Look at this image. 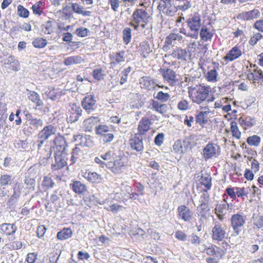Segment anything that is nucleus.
Wrapping results in <instances>:
<instances>
[{
  "instance_id": "f257e3e1",
  "label": "nucleus",
  "mask_w": 263,
  "mask_h": 263,
  "mask_svg": "<svg viewBox=\"0 0 263 263\" xmlns=\"http://www.w3.org/2000/svg\"><path fill=\"white\" fill-rule=\"evenodd\" d=\"M151 18L149 11L145 7L137 8L133 13L132 20L129 25L135 30L143 29L148 25Z\"/></svg>"
},
{
  "instance_id": "f03ea898",
  "label": "nucleus",
  "mask_w": 263,
  "mask_h": 263,
  "mask_svg": "<svg viewBox=\"0 0 263 263\" xmlns=\"http://www.w3.org/2000/svg\"><path fill=\"white\" fill-rule=\"evenodd\" d=\"M210 91V86L201 84L197 89L194 88L193 89V91L190 93V96L194 103L198 104H206L214 100V98L213 96L209 98Z\"/></svg>"
},
{
  "instance_id": "7ed1b4c3",
  "label": "nucleus",
  "mask_w": 263,
  "mask_h": 263,
  "mask_svg": "<svg viewBox=\"0 0 263 263\" xmlns=\"http://www.w3.org/2000/svg\"><path fill=\"white\" fill-rule=\"evenodd\" d=\"M186 23L190 30L192 32V34H189L190 37L198 39L199 32L202 26V20L200 14L196 13L193 15L189 17L186 21Z\"/></svg>"
},
{
  "instance_id": "20e7f679",
  "label": "nucleus",
  "mask_w": 263,
  "mask_h": 263,
  "mask_svg": "<svg viewBox=\"0 0 263 263\" xmlns=\"http://www.w3.org/2000/svg\"><path fill=\"white\" fill-rule=\"evenodd\" d=\"M246 216L242 213L233 215L230 219L231 227L236 235H239L246 223Z\"/></svg>"
},
{
  "instance_id": "39448f33",
  "label": "nucleus",
  "mask_w": 263,
  "mask_h": 263,
  "mask_svg": "<svg viewBox=\"0 0 263 263\" xmlns=\"http://www.w3.org/2000/svg\"><path fill=\"white\" fill-rule=\"evenodd\" d=\"M181 41H182V43L184 44L185 40L181 34L178 33H170L165 40L163 49L164 51H167L176 43V42L181 43Z\"/></svg>"
},
{
  "instance_id": "423d86ee",
  "label": "nucleus",
  "mask_w": 263,
  "mask_h": 263,
  "mask_svg": "<svg viewBox=\"0 0 263 263\" xmlns=\"http://www.w3.org/2000/svg\"><path fill=\"white\" fill-rule=\"evenodd\" d=\"M96 134L100 136L101 140L105 143L111 142L114 138V134L106 125H99L96 127Z\"/></svg>"
},
{
  "instance_id": "0eeeda50",
  "label": "nucleus",
  "mask_w": 263,
  "mask_h": 263,
  "mask_svg": "<svg viewBox=\"0 0 263 263\" xmlns=\"http://www.w3.org/2000/svg\"><path fill=\"white\" fill-rule=\"evenodd\" d=\"M212 237L213 240L221 241L225 238L226 231L222 226V224L216 221L214 222V226L212 228Z\"/></svg>"
},
{
  "instance_id": "6e6552de",
  "label": "nucleus",
  "mask_w": 263,
  "mask_h": 263,
  "mask_svg": "<svg viewBox=\"0 0 263 263\" xmlns=\"http://www.w3.org/2000/svg\"><path fill=\"white\" fill-rule=\"evenodd\" d=\"M56 128L52 125H48L44 128L38 134V140L37 142L39 143L38 147L40 149L41 145L51 135L55 134Z\"/></svg>"
},
{
  "instance_id": "1a4fd4ad",
  "label": "nucleus",
  "mask_w": 263,
  "mask_h": 263,
  "mask_svg": "<svg viewBox=\"0 0 263 263\" xmlns=\"http://www.w3.org/2000/svg\"><path fill=\"white\" fill-rule=\"evenodd\" d=\"M107 167L113 173L119 174L122 173L125 168V163L121 159H118L114 161H108L106 163Z\"/></svg>"
},
{
  "instance_id": "9d476101",
  "label": "nucleus",
  "mask_w": 263,
  "mask_h": 263,
  "mask_svg": "<svg viewBox=\"0 0 263 263\" xmlns=\"http://www.w3.org/2000/svg\"><path fill=\"white\" fill-rule=\"evenodd\" d=\"M229 209V205L225 200H223L216 205L214 209L215 214L220 221L224 219V216Z\"/></svg>"
},
{
  "instance_id": "9b49d317",
  "label": "nucleus",
  "mask_w": 263,
  "mask_h": 263,
  "mask_svg": "<svg viewBox=\"0 0 263 263\" xmlns=\"http://www.w3.org/2000/svg\"><path fill=\"white\" fill-rule=\"evenodd\" d=\"M219 147L216 144L209 143L203 149V156L205 160L211 159L218 155Z\"/></svg>"
},
{
  "instance_id": "f8f14e48",
  "label": "nucleus",
  "mask_w": 263,
  "mask_h": 263,
  "mask_svg": "<svg viewBox=\"0 0 263 263\" xmlns=\"http://www.w3.org/2000/svg\"><path fill=\"white\" fill-rule=\"evenodd\" d=\"M177 216L179 219L187 222L192 218V213L189 207L184 205H181L177 208Z\"/></svg>"
},
{
  "instance_id": "ddd939ff",
  "label": "nucleus",
  "mask_w": 263,
  "mask_h": 263,
  "mask_svg": "<svg viewBox=\"0 0 263 263\" xmlns=\"http://www.w3.org/2000/svg\"><path fill=\"white\" fill-rule=\"evenodd\" d=\"M16 227L13 224L3 223L1 226L0 231L4 235L8 237L9 241H13L15 237L13 234L15 233Z\"/></svg>"
},
{
  "instance_id": "4468645a",
  "label": "nucleus",
  "mask_w": 263,
  "mask_h": 263,
  "mask_svg": "<svg viewBox=\"0 0 263 263\" xmlns=\"http://www.w3.org/2000/svg\"><path fill=\"white\" fill-rule=\"evenodd\" d=\"M82 109L78 105L72 104L70 106V108L69 110L68 116L67 119L68 122L71 123L75 122L78 121L79 118L81 115Z\"/></svg>"
},
{
  "instance_id": "2eb2a0df",
  "label": "nucleus",
  "mask_w": 263,
  "mask_h": 263,
  "mask_svg": "<svg viewBox=\"0 0 263 263\" xmlns=\"http://www.w3.org/2000/svg\"><path fill=\"white\" fill-rule=\"evenodd\" d=\"M139 83L141 88L151 90L158 86L159 87L163 88V86H159L156 84V81L149 77H143L139 80Z\"/></svg>"
},
{
  "instance_id": "dca6fc26",
  "label": "nucleus",
  "mask_w": 263,
  "mask_h": 263,
  "mask_svg": "<svg viewBox=\"0 0 263 263\" xmlns=\"http://www.w3.org/2000/svg\"><path fill=\"white\" fill-rule=\"evenodd\" d=\"M96 102L94 97L91 95H89L83 99L82 102V106L88 113H90L95 110Z\"/></svg>"
},
{
  "instance_id": "f3484780",
  "label": "nucleus",
  "mask_w": 263,
  "mask_h": 263,
  "mask_svg": "<svg viewBox=\"0 0 263 263\" xmlns=\"http://www.w3.org/2000/svg\"><path fill=\"white\" fill-rule=\"evenodd\" d=\"M162 75L164 80L170 85L174 86L177 82L176 74L172 69L167 68L162 71Z\"/></svg>"
},
{
  "instance_id": "a211bd4d",
  "label": "nucleus",
  "mask_w": 263,
  "mask_h": 263,
  "mask_svg": "<svg viewBox=\"0 0 263 263\" xmlns=\"http://www.w3.org/2000/svg\"><path fill=\"white\" fill-rule=\"evenodd\" d=\"M82 176L89 182L93 183H99L102 180L101 175L96 172L86 171H82Z\"/></svg>"
},
{
  "instance_id": "6ab92c4d",
  "label": "nucleus",
  "mask_w": 263,
  "mask_h": 263,
  "mask_svg": "<svg viewBox=\"0 0 263 263\" xmlns=\"http://www.w3.org/2000/svg\"><path fill=\"white\" fill-rule=\"evenodd\" d=\"M67 158L63 154H56L55 156V162L51 165L53 170H60L67 164Z\"/></svg>"
},
{
  "instance_id": "aec40b11",
  "label": "nucleus",
  "mask_w": 263,
  "mask_h": 263,
  "mask_svg": "<svg viewBox=\"0 0 263 263\" xmlns=\"http://www.w3.org/2000/svg\"><path fill=\"white\" fill-rule=\"evenodd\" d=\"M260 16L258 10L254 9L249 11L242 12L238 15V18L243 21H248L257 18Z\"/></svg>"
},
{
  "instance_id": "412c9836",
  "label": "nucleus",
  "mask_w": 263,
  "mask_h": 263,
  "mask_svg": "<svg viewBox=\"0 0 263 263\" xmlns=\"http://www.w3.org/2000/svg\"><path fill=\"white\" fill-rule=\"evenodd\" d=\"M242 54L240 48L236 46L233 47L224 57V59L228 61H233L239 58Z\"/></svg>"
},
{
  "instance_id": "4be33fe9",
  "label": "nucleus",
  "mask_w": 263,
  "mask_h": 263,
  "mask_svg": "<svg viewBox=\"0 0 263 263\" xmlns=\"http://www.w3.org/2000/svg\"><path fill=\"white\" fill-rule=\"evenodd\" d=\"M158 8L160 11H162L164 14L170 16L174 15L177 10L178 9L177 7H176L174 5V2L162 6H158Z\"/></svg>"
},
{
  "instance_id": "5701e85b",
  "label": "nucleus",
  "mask_w": 263,
  "mask_h": 263,
  "mask_svg": "<svg viewBox=\"0 0 263 263\" xmlns=\"http://www.w3.org/2000/svg\"><path fill=\"white\" fill-rule=\"evenodd\" d=\"M199 31L201 39L205 42L211 41L214 33L213 29L209 28L205 26H202Z\"/></svg>"
},
{
  "instance_id": "b1692460",
  "label": "nucleus",
  "mask_w": 263,
  "mask_h": 263,
  "mask_svg": "<svg viewBox=\"0 0 263 263\" xmlns=\"http://www.w3.org/2000/svg\"><path fill=\"white\" fill-rule=\"evenodd\" d=\"M129 145L132 149L138 152H142L144 146L142 139L139 137L134 136L129 140Z\"/></svg>"
},
{
  "instance_id": "393cba45",
  "label": "nucleus",
  "mask_w": 263,
  "mask_h": 263,
  "mask_svg": "<svg viewBox=\"0 0 263 263\" xmlns=\"http://www.w3.org/2000/svg\"><path fill=\"white\" fill-rule=\"evenodd\" d=\"M200 250L211 256L222 255L220 252L222 250L215 246L210 245L209 247L205 246L203 248H200Z\"/></svg>"
},
{
  "instance_id": "a878e982",
  "label": "nucleus",
  "mask_w": 263,
  "mask_h": 263,
  "mask_svg": "<svg viewBox=\"0 0 263 263\" xmlns=\"http://www.w3.org/2000/svg\"><path fill=\"white\" fill-rule=\"evenodd\" d=\"M171 55L174 58L178 60L186 61L187 56V52L186 49L177 47L174 49Z\"/></svg>"
},
{
  "instance_id": "bb28decb",
  "label": "nucleus",
  "mask_w": 263,
  "mask_h": 263,
  "mask_svg": "<svg viewBox=\"0 0 263 263\" xmlns=\"http://www.w3.org/2000/svg\"><path fill=\"white\" fill-rule=\"evenodd\" d=\"M70 185L73 191L78 194H83L87 191L86 185L80 181H73Z\"/></svg>"
},
{
  "instance_id": "cd10ccee",
  "label": "nucleus",
  "mask_w": 263,
  "mask_h": 263,
  "mask_svg": "<svg viewBox=\"0 0 263 263\" xmlns=\"http://www.w3.org/2000/svg\"><path fill=\"white\" fill-rule=\"evenodd\" d=\"M74 141H80L78 144L83 146H91L93 145V142L90 139L89 137L83 136L80 135H76L73 136Z\"/></svg>"
},
{
  "instance_id": "c85d7f7f",
  "label": "nucleus",
  "mask_w": 263,
  "mask_h": 263,
  "mask_svg": "<svg viewBox=\"0 0 263 263\" xmlns=\"http://www.w3.org/2000/svg\"><path fill=\"white\" fill-rule=\"evenodd\" d=\"M151 121L146 118H142L138 125V132L140 134H144L148 130L151 125Z\"/></svg>"
},
{
  "instance_id": "c756f323",
  "label": "nucleus",
  "mask_w": 263,
  "mask_h": 263,
  "mask_svg": "<svg viewBox=\"0 0 263 263\" xmlns=\"http://www.w3.org/2000/svg\"><path fill=\"white\" fill-rule=\"evenodd\" d=\"M139 51L144 58H146L148 54L152 51V49L148 42L144 41L140 44Z\"/></svg>"
},
{
  "instance_id": "7c9ffc66",
  "label": "nucleus",
  "mask_w": 263,
  "mask_h": 263,
  "mask_svg": "<svg viewBox=\"0 0 263 263\" xmlns=\"http://www.w3.org/2000/svg\"><path fill=\"white\" fill-rule=\"evenodd\" d=\"M168 107L166 104H160L157 101H153L152 104V109L155 110L156 111L163 114L166 112Z\"/></svg>"
},
{
  "instance_id": "2f4dec72",
  "label": "nucleus",
  "mask_w": 263,
  "mask_h": 263,
  "mask_svg": "<svg viewBox=\"0 0 263 263\" xmlns=\"http://www.w3.org/2000/svg\"><path fill=\"white\" fill-rule=\"evenodd\" d=\"M54 144L59 152H64L65 150L66 142L62 136L57 137L54 139Z\"/></svg>"
},
{
  "instance_id": "473e14b6",
  "label": "nucleus",
  "mask_w": 263,
  "mask_h": 263,
  "mask_svg": "<svg viewBox=\"0 0 263 263\" xmlns=\"http://www.w3.org/2000/svg\"><path fill=\"white\" fill-rule=\"evenodd\" d=\"M34 103L36 104L35 114L39 115H42L44 112V110H42L43 103L42 101L39 99V95L35 92H34Z\"/></svg>"
},
{
  "instance_id": "72a5a7b5",
  "label": "nucleus",
  "mask_w": 263,
  "mask_h": 263,
  "mask_svg": "<svg viewBox=\"0 0 263 263\" xmlns=\"http://www.w3.org/2000/svg\"><path fill=\"white\" fill-rule=\"evenodd\" d=\"M72 232L70 228H64L57 233V238L60 240L67 239L71 237Z\"/></svg>"
},
{
  "instance_id": "f704fd0d",
  "label": "nucleus",
  "mask_w": 263,
  "mask_h": 263,
  "mask_svg": "<svg viewBox=\"0 0 263 263\" xmlns=\"http://www.w3.org/2000/svg\"><path fill=\"white\" fill-rule=\"evenodd\" d=\"M83 61V59L80 56L69 57L66 58L64 60V64L66 65H70L72 64H80Z\"/></svg>"
},
{
  "instance_id": "c9c22d12",
  "label": "nucleus",
  "mask_w": 263,
  "mask_h": 263,
  "mask_svg": "<svg viewBox=\"0 0 263 263\" xmlns=\"http://www.w3.org/2000/svg\"><path fill=\"white\" fill-rule=\"evenodd\" d=\"M239 123L242 126H244L245 128L252 127L255 124L254 120L250 117L240 118L239 119Z\"/></svg>"
},
{
  "instance_id": "e433bc0d",
  "label": "nucleus",
  "mask_w": 263,
  "mask_h": 263,
  "mask_svg": "<svg viewBox=\"0 0 263 263\" xmlns=\"http://www.w3.org/2000/svg\"><path fill=\"white\" fill-rule=\"evenodd\" d=\"M253 224L258 229L263 230V216L259 214H254L252 216Z\"/></svg>"
},
{
  "instance_id": "4c0bfd02",
  "label": "nucleus",
  "mask_w": 263,
  "mask_h": 263,
  "mask_svg": "<svg viewBox=\"0 0 263 263\" xmlns=\"http://www.w3.org/2000/svg\"><path fill=\"white\" fill-rule=\"evenodd\" d=\"M110 58L111 60L112 63L115 62L118 64L120 62H124L125 60L124 52L121 51L111 54L110 55Z\"/></svg>"
},
{
  "instance_id": "58836bf2",
  "label": "nucleus",
  "mask_w": 263,
  "mask_h": 263,
  "mask_svg": "<svg viewBox=\"0 0 263 263\" xmlns=\"http://www.w3.org/2000/svg\"><path fill=\"white\" fill-rule=\"evenodd\" d=\"M97 122V118L91 117L85 120L83 122V125L86 130L90 131Z\"/></svg>"
},
{
  "instance_id": "ea45409f",
  "label": "nucleus",
  "mask_w": 263,
  "mask_h": 263,
  "mask_svg": "<svg viewBox=\"0 0 263 263\" xmlns=\"http://www.w3.org/2000/svg\"><path fill=\"white\" fill-rule=\"evenodd\" d=\"M43 3L41 1L37 2L34 5V16L35 15L36 17L39 16H45L43 12Z\"/></svg>"
},
{
  "instance_id": "a19ab883",
  "label": "nucleus",
  "mask_w": 263,
  "mask_h": 263,
  "mask_svg": "<svg viewBox=\"0 0 263 263\" xmlns=\"http://www.w3.org/2000/svg\"><path fill=\"white\" fill-rule=\"evenodd\" d=\"M236 195L238 197H248V195L252 196L251 190L250 187H236Z\"/></svg>"
},
{
  "instance_id": "79ce46f5",
  "label": "nucleus",
  "mask_w": 263,
  "mask_h": 263,
  "mask_svg": "<svg viewBox=\"0 0 263 263\" xmlns=\"http://www.w3.org/2000/svg\"><path fill=\"white\" fill-rule=\"evenodd\" d=\"M248 144L250 146H258L261 142L260 138L257 135L249 137L247 139Z\"/></svg>"
},
{
  "instance_id": "37998d69",
  "label": "nucleus",
  "mask_w": 263,
  "mask_h": 263,
  "mask_svg": "<svg viewBox=\"0 0 263 263\" xmlns=\"http://www.w3.org/2000/svg\"><path fill=\"white\" fill-rule=\"evenodd\" d=\"M21 194V187L19 184H15L13 188V194L9 198L8 202L12 203L15 202L16 199L18 198Z\"/></svg>"
},
{
  "instance_id": "c03bdc74",
  "label": "nucleus",
  "mask_w": 263,
  "mask_h": 263,
  "mask_svg": "<svg viewBox=\"0 0 263 263\" xmlns=\"http://www.w3.org/2000/svg\"><path fill=\"white\" fill-rule=\"evenodd\" d=\"M212 177L209 175L206 174L201 176L200 178V182L202 185H204L208 190L211 189Z\"/></svg>"
},
{
  "instance_id": "a18cd8bd",
  "label": "nucleus",
  "mask_w": 263,
  "mask_h": 263,
  "mask_svg": "<svg viewBox=\"0 0 263 263\" xmlns=\"http://www.w3.org/2000/svg\"><path fill=\"white\" fill-rule=\"evenodd\" d=\"M199 43L196 40H191L186 46V49L189 53H194L197 50Z\"/></svg>"
},
{
  "instance_id": "49530a36",
  "label": "nucleus",
  "mask_w": 263,
  "mask_h": 263,
  "mask_svg": "<svg viewBox=\"0 0 263 263\" xmlns=\"http://www.w3.org/2000/svg\"><path fill=\"white\" fill-rule=\"evenodd\" d=\"M231 131L233 137L237 139L240 138L241 132L239 131L236 122H232L231 123Z\"/></svg>"
},
{
  "instance_id": "de8ad7c7",
  "label": "nucleus",
  "mask_w": 263,
  "mask_h": 263,
  "mask_svg": "<svg viewBox=\"0 0 263 263\" xmlns=\"http://www.w3.org/2000/svg\"><path fill=\"white\" fill-rule=\"evenodd\" d=\"M154 98L162 102H166L169 100L170 95L168 93H164L160 91L157 94L154 95Z\"/></svg>"
},
{
  "instance_id": "09e8293b",
  "label": "nucleus",
  "mask_w": 263,
  "mask_h": 263,
  "mask_svg": "<svg viewBox=\"0 0 263 263\" xmlns=\"http://www.w3.org/2000/svg\"><path fill=\"white\" fill-rule=\"evenodd\" d=\"M53 29L52 23L49 21L41 26V31L45 34H50L53 31Z\"/></svg>"
},
{
  "instance_id": "8fccbe9b",
  "label": "nucleus",
  "mask_w": 263,
  "mask_h": 263,
  "mask_svg": "<svg viewBox=\"0 0 263 263\" xmlns=\"http://www.w3.org/2000/svg\"><path fill=\"white\" fill-rule=\"evenodd\" d=\"M179 2H183V4H179L177 6L178 10L185 11L192 7L190 0H176Z\"/></svg>"
},
{
  "instance_id": "3c124183",
  "label": "nucleus",
  "mask_w": 263,
  "mask_h": 263,
  "mask_svg": "<svg viewBox=\"0 0 263 263\" xmlns=\"http://www.w3.org/2000/svg\"><path fill=\"white\" fill-rule=\"evenodd\" d=\"M132 30L130 28L126 27L123 31V38L126 44H128L131 40Z\"/></svg>"
},
{
  "instance_id": "603ef678",
  "label": "nucleus",
  "mask_w": 263,
  "mask_h": 263,
  "mask_svg": "<svg viewBox=\"0 0 263 263\" xmlns=\"http://www.w3.org/2000/svg\"><path fill=\"white\" fill-rule=\"evenodd\" d=\"M132 70V68L130 67H128L126 69H124L122 72L121 73V80L120 83L121 85H123L124 84L126 81L127 79V76L128 74L130 73V72Z\"/></svg>"
},
{
  "instance_id": "864d4df0",
  "label": "nucleus",
  "mask_w": 263,
  "mask_h": 263,
  "mask_svg": "<svg viewBox=\"0 0 263 263\" xmlns=\"http://www.w3.org/2000/svg\"><path fill=\"white\" fill-rule=\"evenodd\" d=\"M174 150L177 153L183 154L186 150L185 147H183L181 141H176L173 145Z\"/></svg>"
},
{
  "instance_id": "5fc2aeb1",
  "label": "nucleus",
  "mask_w": 263,
  "mask_h": 263,
  "mask_svg": "<svg viewBox=\"0 0 263 263\" xmlns=\"http://www.w3.org/2000/svg\"><path fill=\"white\" fill-rule=\"evenodd\" d=\"M218 72L215 69H212L208 72L206 79L210 82L217 81Z\"/></svg>"
},
{
  "instance_id": "6e6d98bb",
  "label": "nucleus",
  "mask_w": 263,
  "mask_h": 263,
  "mask_svg": "<svg viewBox=\"0 0 263 263\" xmlns=\"http://www.w3.org/2000/svg\"><path fill=\"white\" fill-rule=\"evenodd\" d=\"M79 152L80 149L78 147H75L74 148H73L71 159L70 160V165L75 163L77 161L78 159L79 158Z\"/></svg>"
},
{
  "instance_id": "4d7b16f0",
  "label": "nucleus",
  "mask_w": 263,
  "mask_h": 263,
  "mask_svg": "<svg viewBox=\"0 0 263 263\" xmlns=\"http://www.w3.org/2000/svg\"><path fill=\"white\" fill-rule=\"evenodd\" d=\"M46 40L39 37L34 40V47L36 48H43L47 45Z\"/></svg>"
},
{
  "instance_id": "13d9d810",
  "label": "nucleus",
  "mask_w": 263,
  "mask_h": 263,
  "mask_svg": "<svg viewBox=\"0 0 263 263\" xmlns=\"http://www.w3.org/2000/svg\"><path fill=\"white\" fill-rule=\"evenodd\" d=\"M104 71L101 69H96L93 70L92 76L94 79L100 80L104 77Z\"/></svg>"
},
{
  "instance_id": "bf43d9fd",
  "label": "nucleus",
  "mask_w": 263,
  "mask_h": 263,
  "mask_svg": "<svg viewBox=\"0 0 263 263\" xmlns=\"http://www.w3.org/2000/svg\"><path fill=\"white\" fill-rule=\"evenodd\" d=\"M17 14L21 17L26 18L29 15V11L23 6L19 5L17 7Z\"/></svg>"
},
{
  "instance_id": "052dcab7",
  "label": "nucleus",
  "mask_w": 263,
  "mask_h": 263,
  "mask_svg": "<svg viewBox=\"0 0 263 263\" xmlns=\"http://www.w3.org/2000/svg\"><path fill=\"white\" fill-rule=\"evenodd\" d=\"M32 173L31 167H30L26 173L25 183L28 187H31L33 184V178H31L30 174Z\"/></svg>"
},
{
  "instance_id": "680f3d73",
  "label": "nucleus",
  "mask_w": 263,
  "mask_h": 263,
  "mask_svg": "<svg viewBox=\"0 0 263 263\" xmlns=\"http://www.w3.org/2000/svg\"><path fill=\"white\" fill-rule=\"evenodd\" d=\"M12 177L9 175H2L0 178V183L2 185H7L11 183Z\"/></svg>"
},
{
  "instance_id": "e2e57ef3",
  "label": "nucleus",
  "mask_w": 263,
  "mask_h": 263,
  "mask_svg": "<svg viewBox=\"0 0 263 263\" xmlns=\"http://www.w3.org/2000/svg\"><path fill=\"white\" fill-rule=\"evenodd\" d=\"M263 36L261 33L258 32L253 34L249 41V44L252 46L255 45L258 41H259Z\"/></svg>"
},
{
  "instance_id": "0e129e2a",
  "label": "nucleus",
  "mask_w": 263,
  "mask_h": 263,
  "mask_svg": "<svg viewBox=\"0 0 263 263\" xmlns=\"http://www.w3.org/2000/svg\"><path fill=\"white\" fill-rule=\"evenodd\" d=\"M54 184V182L52 180L50 177L45 176L44 178L43 181L42 183V185L45 188H49L52 187Z\"/></svg>"
},
{
  "instance_id": "69168bd1",
  "label": "nucleus",
  "mask_w": 263,
  "mask_h": 263,
  "mask_svg": "<svg viewBox=\"0 0 263 263\" xmlns=\"http://www.w3.org/2000/svg\"><path fill=\"white\" fill-rule=\"evenodd\" d=\"M255 81L263 82V72L261 70L255 69L253 70Z\"/></svg>"
},
{
  "instance_id": "338daca9",
  "label": "nucleus",
  "mask_w": 263,
  "mask_h": 263,
  "mask_svg": "<svg viewBox=\"0 0 263 263\" xmlns=\"http://www.w3.org/2000/svg\"><path fill=\"white\" fill-rule=\"evenodd\" d=\"M108 4L110 5L111 8L114 11H118L120 6L119 0H109Z\"/></svg>"
},
{
  "instance_id": "774afa93",
  "label": "nucleus",
  "mask_w": 263,
  "mask_h": 263,
  "mask_svg": "<svg viewBox=\"0 0 263 263\" xmlns=\"http://www.w3.org/2000/svg\"><path fill=\"white\" fill-rule=\"evenodd\" d=\"M189 102L185 100L180 101L178 104V108L181 110H186L189 108Z\"/></svg>"
}]
</instances>
